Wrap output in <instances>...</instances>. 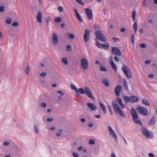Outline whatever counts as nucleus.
<instances>
[{
	"label": "nucleus",
	"mask_w": 157,
	"mask_h": 157,
	"mask_svg": "<svg viewBox=\"0 0 157 157\" xmlns=\"http://www.w3.org/2000/svg\"><path fill=\"white\" fill-rule=\"evenodd\" d=\"M131 114L132 116V120L136 124H139L141 125L142 124L141 121L138 120V115L134 108H132L130 110Z\"/></svg>",
	"instance_id": "nucleus-1"
},
{
	"label": "nucleus",
	"mask_w": 157,
	"mask_h": 157,
	"mask_svg": "<svg viewBox=\"0 0 157 157\" xmlns=\"http://www.w3.org/2000/svg\"><path fill=\"white\" fill-rule=\"evenodd\" d=\"M112 103L114 109L116 113L118 114L120 116L124 117L125 116L122 112L118 105L114 101H112Z\"/></svg>",
	"instance_id": "nucleus-2"
},
{
	"label": "nucleus",
	"mask_w": 157,
	"mask_h": 157,
	"mask_svg": "<svg viewBox=\"0 0 157 157\" xmlns=\"http://www.w3.org/2000/svg\"><path fill=\"white\" fill-rule=\"evenodd\" d=\"M96 38L99 40L103 42L106 41V38L102 32L100 30H97L95 32Z\"/></svg>",
	"instance_id": "nucleus-3"
},
{
	"label": "nucleus",
	"mask_w": 157,
	"mask_h": 157,
	"mask_svg": "<svg viewBox=\"0 0 157 157\" xmlns=\"http://www.w3.org/2000/svg\"><path fill=\"white\" fill-rule=\"evenodd\" d=\"M122 70L127 78H130L132 77L131 71L126 66L123 65L122 67Z\"/></svg>",
	"instance_id": "nucleus-4"
},
{
	"label": "nucleus",
	"mask_w": 157,
	"mask_h": 157,
	"mask_svg": "<svg viewBox=\"0 0 157 157\" xmlns=\"http://www.w3.org/2000/svg\"><path fill=\"white\" fill-rule=\"evenodd\" d=\"M136 109L139 113L142 115L146 116L148 114V113L147 109L142 106H139L137 107Z\"/></svg>",
	"instance_id": "nucleus-5"
},
{
	"label": "nucleus",
	"mask_w": 157,
	"mask_h": 157,
	"mask_svg": "<svg viewBox=\"0 0 157 157\" xmlns=\"http://www.w3.org/2000/svg\"><path fill=\"white\" fill-rule=\"evenodd\" d=\"M80 64L81 68L82 70H86L89 66L87 59L85 58H82L80 62Z\"/></svg>",
	"instance_id": "nucleus-6"
},
{
	"label": "nucleus",
	"mask_w": 157,
	"mask_h": 157,
	"mask_svg": "<svg viewBox=\"0 0 157 157\" xmlns=\"http://www.w3.org/2000/svg\"><path fill=\"white\" fill-rule=\"evenodd\" d=\"M84 90V93H85L88 97L91 98L93 100H95L94 98L92 95V94L91 90L87 86H85Z\"/></svg>",
	"instance_id": "nucleus-7"
},
{
	"label": "nucleus",
	"mask_w": 157,
	"mask_h": 157,
	"mask_svg": "<svg viewBox=\"0 0 157 157\" xmlns=\"http://www.w3.org/2000/svg\"><path fill=\"white\" fill-rule=\"evenodd\" d=\"M142 132L144 135L147 138L151 137L153 135L151 132L148 131L146 128H144L142 129Z\"/></svg>",
	"instance_id": "nucleus-8"
},
{
	"label": "nucleus",
	"mask_w": 157,
	"mask_h": 157,
	"mask_svg": "<svg viewBox=\"0 0 157 157\" xmlns=\"http://www.w3.org/2000/svg\"><path fill=\"white\" fill-rule=\"evenodd\" d=\"M111 52L112 54L115 56H121L122 55L120 50L116 47H112L111 49Z\"/></svg>",
	"instance_id": "nucleus-9"
},
{
	"label": "nucleus",
	"mask_w": 157,
	"mask_h": 157,
	"mask_svg": "<svg viewBox=\"0 0 157 157\" xmlns=\"http://www.w3.org/2000/svg\"><path fill=\"white\" fill-rule=\"evenodd\" d=\"M51 35L52 44L54 45H56L59 42L58 36L56 34L55 32H53Z\"/></svg>",
	"instance_id": "nucleus-10"
},
{
	"label": "nucleus",
	"mask_w": 157,
	"mask_h": 157,
	"mask_svg": "<svg viewBox=\"0 0 157 157\" xmlns=\"http://www.w3.org/2000/svg\"><path fill=\"white\" fill-rule=\"evenodd\" d=\"M86 14L89 20H91L93 18L92 12L91 10L89 8L85 9Z\"/></svg>",
	"instance_id": "nucleus-11"
},
{
	"label": "nucleus",
	"mask_w": 157,
	"mask_h": 157,
	"mask_svg": "<svg viewBox=\"0 0 157 157\" xmlns=\"http://www.w3.org/2000/svg\"><path fill=\"white\" fill-rule=\"evenodd\" d=\"M108 60L113 69L114 71H117V67L116 64L114 63L113 61L112 57L110 56L109 58L108 59Z\"/></svg>",
	"instance_id": "nucleus-12"
},
{
	"label": "nucleus",
	"mask_w": 157,
	"mask_h": 157,
	"mask_svg": "<svg viewBox=\"0 0 157 157\" xmlns=\"http://www.w3.org/2000/svg\"><path fill=\"white\" fill-rule=\"evenodd\" d=\"M122 90V86L120 85L117 86L114 89V91L116 95L117 96H120V94Z\"/></svg>",
	"instance_id": "nucleus-13"
},
{
	"label": "nucleus",
	"mask_w": 157,
	"mask_h": 157,
	"mask_svg": "<svg viewBox=\"0 0 157 157\" xmlns=\"http://www.w3.org/2000/svg\"><path fill=\"white\" fill-rule=\"evenodd\" d=\"M90 35V30L86 29L85 30V34L84 35V39L85 42H87L89 39Z\"/></svg>",
	"instance_id": "nucleus-14"
},
{
	"label": "nucleus",
	"mask_w": 157,
	"mask_h": 157,
	"mask_svg": "<svg viewBox=\"0 0 157 157\" xmlns=\"http://www.w3.org/2000/svg\"><path fill=\"white\" fill-rule=\"evenodd\" d=\"M107 44L106 45H105V44H101L98 41H97L96 42V46L98 48H105V49H106L107 48H108L109 47L108 44L107 43Z\"/></svg>",
	"instance_id": "nucleus-15"
},
{
	"label": "nucleus",
	"mask_w": 157,
	"mask_h": 157,
	"mask_svg": "<svg viewBox=\"0 0 157 157\" xmlns=\"http://www.w3.org/2000/svg\"><path fill=\"white\" fill-rule=\"evenodd\" d=\"M87 106L92 111H94L97 109L96 106L94 103H88L87 104Z\"/></svg>",
	"instance_id": "nucleus-16"
},
{
	"label": "nucleus",
	"mask_w": 157,
	"mask_h": 157,
	"mask_svg": "<svg viewBox=\"0 0 157 157\" xmlns=\"http://www.w3.org/2000/svg\"><path fill=\"white\" fill-rule=\"evenodd\" d=\"M42 13L41 12H39L37 14L36 16V19L37 21L41 23L42 22Z\"/></svg>",
	"instance_id": "nucleus-17"
},
{
	"label": "nucleus",
	"mask_w": 157,
	"mask_h": 157,
	"mask_svg": "<svg viewBox=\"0 0 157 157\" xmlns=\"http://www.w3.org/2000/svg\"><path fill=\"white\" fill-rule=\"evenodd\" d=\"M108 128L110 134L112 135L113 137L115 139L116 141L117 140V136L114 131L110 126H109Z\"/></svg>",
	"instance_id": "nucleus-18"
},
{
	"label": "nucleus",
	"mask_w": 157,
	"mask_h": 157,
	"mask_svg": "<svg viewBox=\"0 0 157 157\" xmlns=\"http://www.w3.org/2000/svg\"><path fill=\"white\" fill-rule=\"evenodd\" d=\"M74 10L75 12L76 16L77 17V18L78 20L80 22L82 23L83 21V20L82 19V18H81L80 15L79 13H78V12L77 11V10H76V9H75V8L74 9Z\"/></svg>",
	"instance_id": "nucleus-19"
},
{
	"label": "nucleus",
	"mask_w": 157,
	"mask_h": 157,
	"mask_svg": "<svg viewBox=\"0 0 157 157\" xmlns=\"http://www.w3.org/2000/svg\"><path fill=\"white\" fill-rule=\"evenodd\" d=\"M139 99L136 96H130V102H136L138 101Z\"/></svg>",
	"instance_id": "nucleus-20"
},
{
	"label": "nucleus",
	"mask_w": 157,
	"mask_h": 157,
	"mask_svg": "<svg viewBox=\"0 0 157 157\" xmlns=\"http://www.w3.org/2000/svg\"><path fill=\"white\" fill-rule=\"evenodd\" d=\"M99 68L100 70L102 71L106 72L107 71L106 67L102 64L99 65Z\"/></svg>",
	"instance_id": "nucleus-21"
},
{
	"label": "nucleus",
	"mask_w": 157,
	"mask_h": 157,
	"mask_svg": "<svg viewBox=\"0 0 157 157\" xmlns=\"http://www.w3.org/2000/svg\"><path fill=\"white\" fill-rule=\"evenodd\" d=\"M123 98L124 101L126 103H128L129 102H130V96H123Z\"/></svg>",
	"instance_id": "nucleus-22"
},
{
	"label": "nucleus",
	"mask_w": 157,
	"mask_h": 157,
	"mask_svg": "<svg viewBox=\"0 0 157 157\" xmlns=\"http://www.w3.org/2000/svg\"><path fill=\"white\" fill-rule=\"evenodd\" d=\"M123 85L125 87L124 89L128 90V86L127 82L125 79H123Z\"/></svg>",
	"instance_id": "nucleus-23"
},
{
	"label": "nucleus",
	"mask_w": 157,
	"mask_h": 157,
	"mask_svg": "<svg viewBox=\"0 0 157 157\" xmlns=\"http://www.w3.org/2000/svg\"><path fill=\"white\" fill-rule=\"evenodd\" d=\"M99 105L101 106V109L103 110L105 114L106 113V111L105 107L104 105L101 102L99 103Z\"/></svg>",
	"instance_id": "nucleus-24"
},
{
	"label": "nucleus",
	"mask_w": 157,
	"mask_h": 157,
	"mask_svg": "<svg viewBox=\"0 0 157 157\" xmlns=\"http://www.w3.org/2000/svg\"><path fill=\"white\" fill-rule=\"evenodd\" d=\"M156 121V120L155 118V117H152L151 119L149 122V124L150 125H153L155 123Z\"/></svg>",
	"instance_id": "nucleus-25"
},
{
	"label": "nucleus",
	"mask_w": 157,
	"mask_h": 157,
	"mask_svg": "<svg viewBox=\"0 0 157 157\" xmlns=\"http://www.w3.org/2000/svg\"><path fill=\"white\" fill-rule=\"evenodd\" d=\"M142 101L143 104L147 106H150V104L148 100L144 99H143Z\"/></svg>",
	"instance_id": "nucleus-26"
},
{
	"label": "nucleus",
	"mask_w": 157,
	"mask_h": 157,
	"mask_svg": "<svg viewBox=\"0 0 157 157\" xmlns=\"http://www.w3.org/2000/svg\"><path fill=\"white\" fill-rule=\"evenodd\" d=\"M30 66L29 65H27L25 69V72L27 75H28L30 71Z\"/></svg>",
	"instance_id": "nucleus-27"
},
{
	"label": "nucleus",
	"mask_w": 157,
	"mask_h": 157,
	"mask_svg": "<svg viewBox=\"0 0 157 157\" xmlns=\"http://www.w3.org/2000/svg\"><path fill=\"white\" fill-rule=\"evenodd\" d=\"M102 82L106 86H109V84L108 80L106 79H104L102 80Z\"/></svg>",
	"instance_id": "nucleus-28"
},
{
	"label": "nucleus",
	"mask_w": 157,
	"mask_h": 157,
	"mask_svg": "<svg viewBox=\"0 0 157 157\" xmlns=\"http://www.w3.org/2000/svg\"><path fill=\"white\" fill-rule=\"evenodd\" d=\"M61 61L63 63L64 65H66L68 64V62L67 59L66 58L63 57L61 59Z\"/></svg>",
	"instance_id": "nucleus-29"
},
{
	"label": "nucleus",
	"mask_w": 157,
	"mask_h": 157,
	"mask_svg": "<svg viewBox=\"0 0 157 157\" xmlns=\"http://www.w3.org/2000/svg\"><path fill=\"white\" fill-rule=\"evenodd\" d=\"M67 34L69 38L71 39H73L75 38L74 35L72 33H67Z\"/></svg>",
	"instance_id": "nucleus-30"
},
{
	"label": "nucleus",
	"mask_w": 157,
	"mask_h": 157,
	"mask_svg": "<svg viewBox=\"0 0 157 157\" xmlns=\"http://www.w3.org/2000/svg\"><path fill=\"white\" fill-rule=\"evenodd\" d=\"M133 28L134 29L135 32L136 33L137 28V23L136 22H135L133 24Z\"/></svg>",
	"instance_id": "nucleus-31"
},
{
	"label": "nucleus",
	"mask_w": 157,
	"mask_h": 157,
	"mask_svg": "<svg viewBox=\"0 0 157 157\" xmlns=\"http://www.w3.org/2000/svg\"><path fill=\"white\" fill-rule=\"evenodd\" d=\"M78 93H79L81 94H83L84 93V89L82 88H80L77 89V91H76Z\"/></svg>",
	"instance_id": "nucleus-32"
},
{
	"label": "nucleus",
	"mask_w": 157,
	"mask_h": 157,
	"mask_svg": "<svg viewBox=\"0 0 157 157\" xmlns=\"http://www.w3.org/2000/svg\"><path fill=\"white\" fill-rule=\"evenodd\" d=\"M136 11L135 10L133 11L132 13V17L134 21L135 20L136 17Z\"/></svg>",
	"instance_id": "nucleus-33"
},
{
	"label": "nucleus",
	"mask_w": 157,
	"mask_h": 157,
	"mask_svg": "<svg viewBox=\"0 0 157 157\" xmlns=\"http://www.w3.org/2000/svg\"><path fill=\"white\" fill-rule=\"evenodd\" d=\"M71 88L72 89L76 91H77V88L73 84H72L71 85Z\"/></svg>",
	"instance_id": "nucleus-34"
},
{
	"label": "nucleus",
	"mask_w": 157,
	"mask_h": 157,
	"mask_svg": "<svg viewBox=\"0 0 157 157\" xmlns=\"http://www.w3.org/2000/svg\"><path fill=\"white\" fill-rule=\"evenodd\" d=\"M61 20L60 17H57L55 19V21L56 23L59 22L61 21Z\"/></svg>",
	"instance_id": "nucleus-35"
},
{
	"label": "nucleus",
	"mask_w": 157,
	"mask_h": 157,
	"mask_svg": "<svg viewBox=\"0 0 157 157\" xmlns=\"http://www.w3.org/2000/svg\"><path fill=\"white\" fill-rule=\"evenodd\" d=\"M116 99L117 102L119 103V104L122 102L121 99V98H117Z\"/></svg>",
	"instance_id": "nucleus-36"
},
{
	"label": "nucleus",
	"mask_w": 157,
	"mask_h": 157,
	"mask_svg": "<svg viewBox=\"0 0 157 157\" xmlns=\"http://www.w3.org/2000/svg\"><path fill=\"white\" fill-rule=\"evenodd\" d=\"M66 49L68 51H71V47L70 45H68L66 46Z\"/></svg>",
	"instance_id": "nucleus-37"
},
{
	"label": "nucleus",
	"mask_w": 157,
	"mask_h": 157,
	"mask_svg": "<svg viewBox=\"0 0 157 157\" xmlns=\"http://www.w3.org/2000/svg\"><path fill=\"white\" fill-rule=\"evenodd\" d=\"M11 19L10 18H8L6 21V22L7 24H10L11 23Z\"/></svg>",
	"instance_id": "nucleus-38"
},
{
	"label": "nucleus",
	"mask_w": 157,
	"mask_h": 157,
	"mask_svg": "<svg viewBox=\"0 0 157 157\" xmlns=\"http://www.w3.org/2000/svg\"><path fill=\"white\" fill-rule=\"evenodd\" d=\"M5 10V7L4 5L2 6H0V12L2 13Z\"/></svg>",
	"instance_id": "nucleus-39"
},
{
	"label": "nucleus",
	"mask_w": 157,
	"mask_h": 157,
	"mask_svg": "<svg viewBox=\"0 0 157 157\" xmlns=\"http://www.w3.org/2000/svg\"><path fill=\"white\" fill-rule=\"evenodd\" d=\"M143 5L144 7H147L148 6L146 2V0H144L143 3Z\"/></svg>",
	"instance_id": "nucleus-40"
},
{
	"label": "nucleus",
	"mask_w": 157,
	"mask_h": 157,
	"mask_svg": "<svg viewBox=\"0 0 157 157\" xmlns=\"http://www.w3.org/2000/svg\"><path fill=\"white\" fill-rule=\"evenodd\" d=\"M59 132H57L56 134V135L57 136H60L62 134V130L59 129Z\"/></svg>",
	"instance_id": "nucleus-41"
},
{
	"label": "nucleus",
	"mask_w": 157,
	"mask_h": 157,
	"mask_svg": "<svg viewBox=\"0 0 157 157\" xmlns=\"http://www.w3.org/2000/svg\"><path fill=\"white\" fill-rule=\"evenodd\" d=\"M117 56H115L114 57V59L116 62H118L119 61V59L118 57Z\"/></svg>",
	"instance_id": "nucleus-42"
},
{
	"label": "nucleus",
	"mask_w": 157,
	"mask_h": 157,
	"mask_svg": "<svg viewBox=\"0 0 157 157\" xmlns=\"http://www.w3.org/2000/svg\"><path fill=\"white\" fill-rule=\"evenodd\" d=\"M132 43L133 44L134 43V35L133 34L132 35V37L131 38Z\"/></svg>",
	"instance_id": "nucleus-43"
},
{
	"label": "nucleus",
	"mask_w": 157,
	"mask_h": 157,
	"mask_svg": "<svg viewBox=\"0 0 157 157\" xmlns=\"http://www.w3.org/2000/svg\"><path fill=\"white\" fill-rule=\"evenodd\" d=\"M12 25L14 27L17 26L18 25V23L17 21L14 22L12 23Z\"/></svg>",
	"instance_id": "nucleus-44"
},
{
	"label": "nucleus",
	"mask_w": 157,
	"mask_h": 157,
	"mask_svg": "<svg viewBox=\"0 0 157 157\" xmlns=\"http://www.w3.org/2000/svg\"><path fill=\"white\" fill-rule=\"evenodd\" d=\"M79 4H80L81 5H82V6L84 5V4L83 3L82 1V0H75Z\"/></svg>",
	"instance_id": "nucleus-45"
},
{
	"label": "nucleus",
	"mask_w": 157,
	"mask_h": 157,
	"mask_svg": "<svg viewBox=\"0 0 157 157\" xmlns=\"http://www.w3.org/2000/svg\"><path fill=\"white\" fill-rule=\"evenodd\" d=\"M95 141L93 139H91L89 141V144H90L93 145L94 144Z\"/></svg>",
	"instance_id": "nucleus-46"
},
{
	"label": "nucleus",
	"mask_w": 157,
	"mask_h": 157,
	"mask_svg": "<svg viewBox=\"0 0 157 157\" xmlns=\"http://www.w3.org/2000/svg\"><path fill=\"white\" fill-rule=\"evenodd\" d=\"M40 75L41 77H44L46 75V73L44 72H42L40 74Z\"/></svg>",
	"instance_id": "nucleus-47"
},
{
	"label": "nucleus",
	"mask_w": 157,
	"mask_h": 157,
	"mask_svg": "<svg viewBox=\"0 0 157 157\" xmlns=\"http://www.w3.org/2000/svg\"><path fill=\"white\" fill-rule=\"evenodd\" d=\"M73 155L74 157H78L79 155L78 153L76 152H74L73 153Z\"/></svg>",
	"instance_id": "nucleus-48"
},
{
	"label": "nucleus",
	"mask_w": 157,
	"mask_h": 157,
	"mask_svg": "<svg viewBox=\"0 0 157 157\" xmlns=\"http://www.w3.org/2000/svg\"><path fill=\"white\" fill-rule=\"evenodd\" d=\"M140 47L141 48H145L146 47V45L145 44L142 43L140 44Z\"/></svg>",
	"instance_id": "nucleus-49"
},
{
	"label": "nucleus",
	"mask_w": 157,
	"mask_h": 157,
	"mask_svg": "<svg viewBox=\"0 0 157 157\" xmlns=\"http://www.w3.org/2000/svg\"><path fill=\"white\" fill-rule=\"evenodd\" d=\"M40 105L43 107L45 108L46 107V104L44 102H42L40 104Z\"/></svg>",
	"instance_id": "nucleus-50"
},
{
	"label": "nucleus",
	"mask_w": 157,
	"mask_h": 157,
	"mask_svg": "<svg viewBox=\"0 0 157 157\" xmlns=\"http://www.w3.org/2000/svg\"><path fill=\"white\" fill-rule=\"evenodd\" d=\"M58 10H59V11L60 12H61L63 11V9L62 7L60 6L58 7Z\"/></svg>",
	"instance_id": "nucleus-51"
},
{
	"label": "nucleus",
	"mask_w": 157,
	"mask_h": 157,
	"mask_svg": "<svg viewBox=\"0 0 157 157\" xmlns=\"http://www.w3.org/2000/svg\"><path fill=\"white\" fill-rule=\"evenodd\" d=\"M119 105H120V106H121V107L122 108V109H124L125 108V105H124L123 103V102H122L121 103H120L119 104Z\"/></svg>",
	"instance_id": "nucleus-52"
},
{
	"label": "nucleus",
	"mask_w": 157,
	"mask_h": 157,
	"mask_svg": "<svg viewBox=\"0 0 157 157\" xmlns=\"http://www.w3.org/2000/svg\"><path fill=\"white\" fill-rule=\"evenodd\" d=\"M57 93L59 94L61 96H63L64 95V93L63 92L60 91H57Z\"/></svg>",
	"instance_id": "nucleus-53"
},
{
	"label": "nucleus",
	"mask_w": 157,
	"mask_h": 157,
	"mask_svg": "<svg viewBox=\"0 0 157 157\" xmlns=\"http://www.w3.org/2000/svg\"><path fill=\"white\" fill-rule=\"evenodd\" d=\"M34 128L35 131V132H36L37 133H38V129L37 128V127L35 125H34Z\"/></svg>",
	"instance_id": "nucleus-54"
},
{
	"label": "nucleus",
	"mask_w": 157,
	"mask_h": 157,
	"mask_svg": "<svg viewBox=\"0 0 157 157\" xmlns=\"http://www.w3.org/2000/svg\"><path fill=\"white\" fill-rule=\"evenodd\" d=\"M53 120V118H48L47 119V121H48V122H51Z\"/></svg>",
	"instance_id": "nucleus-55"
},
{
	"label": "nucleus",
	"mask_w": 157,
	"mask_h": 157,
	"mask_svg": "<svg viewBox=\"0 0 157 157\" xmlns=\"http://www.w3.org/2000/svg\"><path fill=\"white\" fill-rule=\"evenodd\" d=\"M94 28L95 29H99V27L97 25H94Z\"/></svg>",
	"instance_id": "nucleus-56"
},
{
	"label": "nucleus",
	"mask_w": 157,
	"mask_h": 157,
	"mask_svg": "<svg viewBox=\"0 0 157 157\" xmlns=\"http://www.w3.org/2000/svg\"><path fill=\"white\" fill-rule=\"evenodd\" d=\"M151 62V61H150V60H146L145 61V63L147 64H150Z\"/></svg>",
	"instance_id": "nucleus-57"
},
{
	"label": "nucleus",
	"mask_w": 157,
	"mask_h": 157,
	"mask_svg": "<svg viewBox=\"0 0 157 157\" xmlns=\"http://www.w3.org/2000/svg\"><path fill=\"white\" fill-rule=\"evenodd\" d=\"M125 29L124 28H122L120 29V31L121 32L123 33L125 31Z\"/></svg>",
	"instance_id": "nucleus-58"
},
{
	"label": "nucleus",
	"mask_w": 157,
	"mask_h": 157,
	"mask_svg": "<svg viewBox=\"0 0 157 157\" xmlns=\"http://www.w3.org/2000/svg\"><path fill=\"white\" fill-rule=\"evenodd\" d=\"M108 107L109 109V112L112 114H113V113L112 111V110H111L110 106L109 105H108Z\"/></svg>",
	"instance_id": "nucleus-59"
},
{
	"label": "nucleus",
	"mask_w": 157,
	"mask_h": 157,
	"mask_svg": "<svg viewBox=\"0 0 157 157\" xmlns=\"http://www.w3.org/2000/svg\"><path fill=\"white\" fill-rule=\"evenodd\" d=\"M83 147L82 146L79 147L78 148V150L79 151H81L82 150V149H83Z\"/></svg>",
	"instance_id": "nucleus-60"
},
{
	"label": "nucleus",
	"mask_w": 157,
	"mask_h": 157,
	"mask_svg": "<svg viewBox=\"0 0 157 157\" xmlns=\"http://www.w3.org/2000/svg\"><path fill=\"white\" fill-rule=\"evenodd\" d=\"M153 21L152 20L150 19L148 20V23L151 24L153 23Z\"/></svg>",
	"instance_id": "nucleus-61"
},
{
	"label": "nucleus",
	"mask_w": 157,
	"mask_h": 157,
	"mask_svg": "<svg viewBox=\"0 0 157 157\" xmlns=\"http://www.w3.org/2000/svg\"><path fill=\"white\" fill-rule=\"evenodd\" d=\"M3 144L5 146H7L9 144V142H4Z\"/></svg>",
	"instance_id": "nucleus-62"
},
{
	"label": "nucleus",
	"mask_w": 157,
	"mask_h": 157,
	"mask_svg": "<svg viewBox=\"0 0 157 157\" xmlns=\"http://www.w3.org/2000/svg\"><path fill=\"white\" fill-rule=\"evenodd\" d=\"M150 157H154V155L152 153H150L149 154Z\"/></svg>",
	"instance_id": "nucleus-63"
},
{
	"label": "nucleus",
	"mask_w": 157,
	"mask_h": 157,
	"mask_svg": "<svg viewBox=\"0 0 157 157\" xmlns=\"http://www.w3.org/2000/svg\"><path fill=\"white\" fill-rule=\"evenodd\" d=\"M111 157H116V156L114 153H113L111 155Z\"/></svg>",
	"instance_id": "nucleus-64"
}]
</instances>
